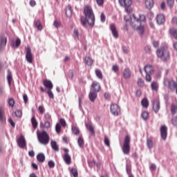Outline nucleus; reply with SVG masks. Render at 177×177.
Instances as JSON below:
<instances>
[{
  "label": "nucleus",
  "instance_id": "nucleus-14",
  "mask_svg": "<svg viewBox=\"0 0 177 177\" xmlns=\"http://www.w3.org/2000/svg\"><path fill=\"white\" fill-rule=\"evenodd\" d=\"M153 110L155 113L160 111V100H154L153 102Z\"/></svg>",
  "mask_w": 177,
  "mask_h": 177
},
{
  "label": "nucleus",
  "instance_id": "nucleus-40",
  "mask_svg": "<svg viewBox=\"0 0 177 177\" xmlns=\"http://www.w3.org/2000/svg\"><path fill=\"white\" fill-rule=\"evenodd\" d=\"M141 117H142V120L146 121V120H147V118H149V112L147 111L142 112V113L141 114Z\"/></svg>",
  "mask_w": 177,
  "mask_h": 177
},
{
  "label": "nucleus",
  "instance_id": "nucleus-64",
  "mask_svg": "<svg viewBox=\"0 0 177 177\" xmlns=\"http://www.w3.org/2000/svg\"><path fill=\"white\" fill-rule=\"evenodd\" d=\"M174 26H177V17H174L172 18V20H171Z\"/></svg>",
  "mask_w": 177,
  "mask_h": 177
},
{
  "label": "nucleus",
  "instance_id": "nucleus-55",
  "mask_svg": "<svg viewBox=\"0 0 177 177\" xmlns=\"http://www.w3.org/2000/svg\"><path fill=\"white\" fill-rule=\"evenodd\" d=\"M112 70L114 73H117L120 71V67L118 66V65H113L112 66Z\"/></svg>",
  "mask_w": 177,
  "mask_h": 177
},
{
  "label": "nucleus",
  "instance_id": "nucleus-29",
  "mask_svg": "<svg viewBox=\"0 0 177 177\" xmlns=\"http://www.w3.org/2000/svg\"><path fill=\"white\" fill-rule=\"evenodd\" d=\"M84 62L87 66H92V64H93V60L91 57H86Z\"/></svg>",
  "mask_w": 177,
  "mask_h": 177
},
{
  "label": "nucleus",
  "instance_id": "nucleus-53",
  "mask_svg": "<svg viewBox=\"0 0 177 177\" xmlns=\"http://www.w3.org/2000/svg\"><path fill=\"white\" fill-rule=\"evenodd\" d=\"M44 119L48 121H52V115H50L49 113H46L44 115Z\"/></svg>",
  "mask_w": 177,
  "mask_h": 177
},
{
  "label": "nucleus",
  "instance_id": "nucleus-58",
  "mask_svg": "<svg viewBox=\"0 0 177 177\" xmlns=\"http://www.w3.org/2000/svg\"><path fill=\"white\" fill-rule=\"evenodd\" d=\"M100 20L102 23H104L106 21V15H104V13L101 14Z\"/></svg>",
  "mask_w": 177,
  "mask_h": 177
},
{
  "label": "nucleus",
  "instance_id": "nucleus-35",
  "mask_svg": "<svg viewBox=\"0 0 177 177\" xmlns=\"http://www.w3.org/2000/svg\"><path fill=\"white\" fill-rule=\"evenodd\" d=\"M1 122H5V121H6V118H5V109L3 108L1 109Z\"/></svg>",
  "mask_w": 177,
  "mask_h": 177
},
{
  "label": "nucleus",
  "instance_id": "nucleus-3",
  "mask_svg": "<svg viewBox=\"0 0 177 177\" xmlns=\"http://www.w3.org/2000/svg\"><path fill=\"white\" fill-rule=\"evenodd\" d=\"M156 55L158 57L162 59L163 60H167L169 58V50H168L167 46H163L157 50Z\"/></svg>",
  "mask_w": 177,
  "mask_h": 177
},
{
  "label": "nucleus",
  "instance_id": "nucleus-62",
  "mask_svg": "<svg viewBox=\"0 0 177 177\" xmlns=\"http://www.w3.org/2000/svg\"><path fill=\"white\" fill-rule=\"evenodd\" d=\"M171 122H172L173 125H174V127H176L177 126V118L176 117L173 118L171 120Z\"/></svg>",
  "mask_w": 177,
  "mask_h": 177
},
{
  "label": "nucleus",
  "instance_id": "nucleus-34",
  "mask_svg": "<svg viewBox=\"0 0 177 177\" xmlns=\"http://www.w3.org/2000/svg\"><path fill=\"white\" fill-rule=\"evenodd\" d=\"M40 127L41 128H46V129H49V128H50V122L49 121H46L44 124L41 123Z\"/></svg>",
  "mask_w": 177,
  "mask_h": 177
},
{
  "label": "nucleus",
  "instance_id": "nucleus-1",
  "mask_svg": "<svg viewBox=\"0 0 177 177\" xmlns=\"http://www.w3.org/2000/svg\"><path fill=\"white\" fill-rule=\"evenodd\" d=\"M146 23V16L145 15H136L133 14L131 17L130 24L133 28V30H136L140 34V35H143V32H145V24Z\"/></svg>",
  "mask_w": 177,
  "mask_h": 177
},
{
  "label": "nucleus",
  "instance_id": "nucleus-57",
  "mask_svg": "<svg viewBox=\"0 0 177 177\" xmlns=\"http://www.w3.org/2000/svg\"><path fill=\"white\" fill-rule=\"evenodd\" d=\"M48 167L49 168H55V162L53 160L48 161Z\"/></svg>",
  "mask_w": 177,
  "mask_h": 177
},
{
  "label": "nucleus",
  "instance_id": "nucleus-49",
  "mask_svg": "<svg viewBox=\"0 0 177 177\" xmlns=\"http://www.w3.org/2000/svg\"><path fill=\"white\" fill-rule=\"evenodd\" d=\"M8 104H9L10 107H15V99L10 98L8 100Z\"/></svg>",
  "mask_w": 177,
  "mask_h": 177
},
{
  "label": "nucleus",
  "instance_id": "nucleus-23",
  "mask_svg": "<svg viewBox=\"0 0 177 177\" xmlns=\"http://www.w3.org/2000/svg\"><path fill=\"white\" fill-rule=\"evenodd\" d=\"M147 146L150 150L154 147V142H153V139L151 138L147 139Z\"/></svg>",
  "mask_w": 177,
  "mask_h": 177
},
{
  "label": "nucleus",
  "instance_id": "nucleus-9",
  "mask_svg": "<svg viewBox=\"0 0 177 177\" xmlns=\"http://www.w3.org/2000/svg\"><path fill=\"white\" fill-rule=\"evenodd\" d=\"M119 3L122 8H125L126 12L129 13L128 8L132 5V0H119Z\"/></svg>",
  "mask_w": 177,
  "mask_h": 177
},
{
  "label": "nucleus",
  "instance_id": "nucleus-60",
  "mask_svg": "<svg viewBox=\"0 0 177 177\" xmlns=\"http://www.w3.org/2000/svg\"><path fill=\"white\" fill-rule=\"evenodd\" d=\"M150 169L151 171H156V169H157V166L156 165V164L152 163L150 166Z\"/></svg>",
  "mask_w": 177,
  "mask_h": 177
},
{
  "label": "nucleus",
  "instance_id": "nucleus-22",
  "mask_svg": "<svg viewBox=\"0 0 177 177\" xmlns=\"http://www.w3.org/2000/svg\"><path fill=\"white\" fill-rule=\"evenodd\" d=\"M63 158L64 161L67 164V165H70V164H71V156L70 154H64Z\"/></svg>",
  "mask_w": 177,
  "mask_h": 177
},
{
  "label": "nucleus",
  "instance_id": "nucleus-44",
  "mask_svg": "<svg viewBox=\"0 0 177 177\" xmlns=\"http://www.w3.org/2000/svg\"><path fill=\"white\" fill-rule=\"evenodd\" d=\"M72 131L74 133V135L80 134V129H78L77 127H72Z\"/></svg>",
  "mask_w": 177,
  "mask_h": 177
},
{
  "label": "nucleus",
  "instance_id": "nucleus-24",
  "mask_svg": "<svg viewBox=\"0 0 177 177\" xmlns=\"http://www.w3.org/2000/svg\"><path fill=\"white\" fill-rule=\"evenodd\" d=\"M31 124L34 129H37V128H38V121H37L35 116H33L31 118Z\"/></svg>",
  "mask_w": 177,
  "mask_h": 177
},
{
  "label": "nucleus",
  "instance_id": "nucleus-43",
  "mask_svg": "<svg viewBox=\"0 0 177 177\" xmlns=\"http://www.w3.org/2000/svg\"><path fill=\"white\" fill-rule=\"evenodd\" d=\"M55 131L57 133H60L62 132V126L60 123H57L55 126Z\"/></svg>",
  "mask_w": 177,
  "mask_h": 177
},
{
  "label": "nucleus",
  "instance_id": "nucleus-45",
  "mask_svg": "<svg viewBox=\"0 0 177 177\" xmlns=\"http://www.w3.org/2000/svg\"><path fill=\"white\" fill-rule=\"evenodd\" d=\"M167 5L171 9V8H174V3H175V0H167Z\"/></svg>",
  "mask_w": 177,
  "mask_h": 177
},
{
  "label": "nucleus",
  "instance_id": "nucleus-15",
  "mask_svg": "<svg viewBox=\"0 0 177 177\" xmlns=\"http://www.w3.org/2000/svg\"><path fill=\"white\" fill-rule=\"evenodd\" d=\"M43 85H44L45 88H47L48 90L53 89V84L50 80L46 79L43 80Z\"/></svg>",
  "mask_w": 177,
  "mask_h": 177
},
{
  "label": "nucleus",
  "instance_id": "nucleus-37",
  "mask_svg": "<svg viewBox=\"0 0 177 177\" xmlns=\"http://www.w3.org/2000/svg\"><path fill=\"white\" fill-rule=\"evenodd\" d=\"M35 27H37V30H39V31H42V24H41V21L40 20H37L35 21Z\"/></svg>",
  "mask_w": 177,
  "mask_h": 177
},
{
  "label": "nucleus",
  "instance_id": "nucleus-52",
  "mask_svg": "<svg viewBox=\"0 0 177 177\" xmlns=\"http://www.w3.org/2000/svg\"><path fill=\"white\" fill-rule=\"evenodd\" d=\"M15 115L16 117H17L18 118H21V115H23V113H21V111L20 110H17L15 111Z\"/></svg>",
  "mask_w": 177,
  "mask_h": 177
},
{
  "label": "nucleus",
  "instance_id": "nucleus-5",
  "mask_svg": "<svg viewBox=\"0 0 177 177\" xmlns=\"http://www.w3.org/2000/svg\"><path fill=\"white\" fill-rule=\"evenodd\" d=\"M144 70L146 73L145 80L147 82H151V75L154 74V68L153 66L148 64L145 66Z\"/></svg>",
  "mask_w": 177,
  "mask_h": 177
},
{
  "label": "nucleus",
  "instance_id": "nucleus-38",
  "mask_svg": "<svg viewBox=\"0 0 177 177\" xmlns=\"http://www.w3.org/2000/svg\"><path fill=\"white\" fill-rule=\"evenodd\" d=\"M95 74L100 80H103V73H102V71L100 69H95Z\"/></svg>",
  "mask_w": 177,
  "mask_h": 177
},
{
  "label": "nucleus",
  "instance_id": "nucleus-21",
  "mask_svg": "<svg viewBox=\"0 0 177 177\" xmlns=\"http://www.w3.org/2000/svg\"><path fill=\"white\" fill-rule=\"evenodd\" d=\"M97 97V91H91L89 93V99L91 102H95V100Z\"/></svg>",
  "mask_w": 177,
  "mask_h": 177
},
{
  "label": "nucleus",
  "instance_id": "nucleus-46",
  "mask_svg": "<svg viewBox=\"0 0 177 177\" xmlns=\"http://www.w3.org/2000/svg\"><path fill=\"white\" fill-rule=\"evenodd\" d=\"M47 94L48 95V97L50 99H55V95H53V92H52V89H48L47 91Z\"/></svg>",
  "mask_w": 177,
  "mask_h": 177
},
{
  "label": "nucleus",
  "instance_id": "nucleus-4",
  "mask_svg": "<svg viewBox=\"0 0 177 177\" xmlns=\"http://www.w3.org/2000/svg\"><path fill=\"white\" fill-rule=\"evenodd\" d=\"M122 150L125 156H128L131 153V137L129 135L124 138Z\"/></svg>",
  "mask_w": 177,
  "mask_h": 177
},
{
  "label": "nucleus",
  "instance_id": "nucleus-17",
  "mask_svg": "<svg viewBox=\"0 0 177 177\" xmlns=\"http://www.w3.org/2000/svg\"><path fill=\"white\" fill-rule=\"evenodd\" d=\"M91 87L93 88V91L94 92H100V84L97 82H93L91 84Z\"/></svg>",
  "mask_w": 177,
  "mask_h": 177
},
{
  "label": "nucleus",
  "instance_id": "nucleus-13",
  "mask_svg": "<svg viewBox=\"0 0 177 177\" xmlns=\"http://www.w3.org/2000/svg\"><path fill=\"white\" fill-rule=\"evenodd\" d=\"M123 78L124 80H129L131 77H132V72L131 71V69L129 68H126L123 71Z\"/></svg>",
  "mask_w": 177,
  "mask_h": 177
},
{
  "label": "nucleus",
  "instance_id": "nucleus-18",
  "mask_svg": "<svg viewBox=\"0 0 177 177\" xmlns=\"http://www.w3.org/2000/svg\"><path fill=\"white\" fill-rule=\"evenodd\" d=\"M169 89L170 91H174L177 88V82H175L174 80H171L169 82Z\"/></svg>",
  "mask_w": 177,
  "mask_h": 177
},
{
  "label": "nucleus",
  "instance_id": "nucleus-20",
  "mask_svg": "<svg viewBox=\"0 0 177 177\" xmlns=\"http://www.w3.org/2000/svg\"><path fill=\"white\" fill-rule=\"evenodd\" d=\"M147 9H151L154 6V0H145Z\"/></svg>",
  "mask_w": 177,
  "mask_h": 177
},
{
  "label": "nucleus",
  "instance_id": "nucleus-30",
  "mask_svg": "<svg viewBox=\"0 0 177 177\" xmlns=\"http://www.w3.org/2000/svg\"><path fill=\"white\" fill-rule=\"evenodd\" d=\"M37 160L39 162H44L45 161V155L44 153H39L37 156Z\"/></svg>",
  "mask_w": 177,
  "mask_h": 177
},
{
  "label": "nucleus",
  "instance_id": "nucleus-63",
  "mask_svg": "<svg viewBox=\"0 0 177 177\" xmlns=\"http://www.w3.org/2000/svg\"><path fill=\"white\" fill-rule=\"evenodd\" d=\"M29 5L32 7L35 6V5H37V2H35V0H30L29 2Z\"/></svg>",
  "mask_w": 177,
  "mask_h": 177
},
{
  "label": "nucleus",
  "instance_id": "nucleus-8",
  "mask_svg": "<svg viewBox=\"0 0 177 177\" xmlns=\"http://www.w3.org/2000/svg\"><path fill=\"white\" fill-rule=\"evenodd\" d=\"M17 143L20 149H26V147H27L26 138H24V136L23 135L20 136L19 138L17 140Z\"/></svg>",
  "mask_w": 177,
  "mask_h": 177
},
{
  "label": "nucleus",
  "instance_id": "nucleus-56",
  "mask_svg": "<svg viewBox=\"0 0 177 177\" xmlns=\"http://www.w3.org/2000/svg\"><path fill=\"white\" fill-rule=\"evenodd\" d=\"M8 122L10 124V125L12 127V128H15V127L16 126V124L13 121V119H12L11 118H10L8 119Z\"/></svg>",
  "mask_w": 177,
  "mask_h": 177
},
{
  "label": "nucleus",
  "instance_id": "nucleus-7",
  "mask_svg": "<svg viewBox=\"0 0 177 177\" xmlns=\"http://www.w3.org/2000/svg\"><path fill=\"white\" fill-rule=\"evenodd\" d=\"M110 110L113 115H120V113H121V108L117 104H111Z\"/></svg>",
  "mask_w": 177,
  "mask_h": 177
},
{
  "label": "nucleus",
  "instance_id": "nucleus-26",
  "mask_svg": "<svg viewBox=\"0 0 177 177\" xmlns=\"http://www.w3.org/2000/svg\"><path fill=\"white\" fill-rule=\"evenodd\" d=\"M169 33L175 39H177V28H171L169 29Z\"/></svg>",
  "mask_w": 177,
  "mask_h": 177
},
{
  "label": "nucleus",
  "instance_id": "nucleus-51",
  "mask_svg": "<svg viewBox=\"0 0 177 177\" xmlns=\"http://www.w3.org/2000/svg\"><path fill=\"white\" fill-rule=\"evenodd\" d=\"M59 123L62 125V127H63V128H66V126L67 125V123L66 122V120H64V118H61L59 120Z\"/></svg>",
  "mask_w": 177,
  "mask_h": 177
},
{
  "label": "nucleus",
  "instance_id": "nucleus-25",
  "mask_svg": "<svg viewBox=\"0 0 177 177\" xmlns=\"http://www.w3.org/2000/svg\"><path fill=\"white\" fill-rule=\"evenodd\" d=\"M73 15V8L71 7V6H68L66 10V15L67 17H71Z\"/></svg>",
  "mask_w": 177,
  "mask_h": 177
},
{
  "label": "nucleus",
  "instance_id": "nucleus-41",
  "mask_svg": "<svg viewBox=\"0 0 177 177\" xmlns=\"http://www.w3.org/2000/svg\"><path fill=\"white\" fill-rule=\"evenodd\" d=\"M126 171H127V174H128L129 177H135V176H133V174H132V172L131 170V166H127Z\"/></svg>",
  "mask_w": 177,
  "mask_h": 177
},
{
  "label": "nucleus",
  "instance_id": "nucleus-2",
  "mask_svg": "<svg viewBox=\"0 0 177 177\" xmlns=\"http://www.w3.org/2000/svg\"><path fill=\"white\" fill-rule=\"evenodd\" d=\"M84 13L85 17H82L80 18V23L83 27H86V23L90 25L91 27L95 26V15L93 14V10L92 8L87 6L84 8Z\"/></svg>",
  "mask_w": 177,
  "mask_h": 177
},
{
  "label": "nucleus",
  "instance_id": "nucleus-16",
  "mask_svg": "<svg viewBox=\"0 0 177 177\" xmlns=\"http://www.w3.org/2000/svg\"><path fill=\"white\" fill-rule=\"evenodd\" d=\"M156 21L158 24H164L165 23V16L162 14H159L156 17Z\"/></svg>",
  "mask_w": 177,
  "mask_h": 177
},
{
  "label": "nucleus",
  "instance_id": "nucleus-39",
  "mask_svg": "<svg viewBox=\"0 0 177 177\" xmlns=\"http://www.w3.org/2000/svg\"><path fill=\"white\" fill-rule=\"evenodd\" d=\"M77 143L79 145V147L82 148L84 147V138H82V136H80L78 140H77Z\"/></svg>",
  "mask_w": 177,
  "mask_h": 177
},
{
  "label": "nucleus",
  "instance_id": "nucleus-28",
  "mask_svg": "<svg viewBox=\"0 0 177 177\" xmlns=\"http://www.w3.org/2000/svg\"><path fill=\"white\" fill-rule=\"evenodd\" d=\"M141 104L142 107H145V109H147L149 107V100L147 98H143L141 101Z\"/></svg>",
  "mask_w": 177,
  "mask_h": 177
},
{
  "label": "nucleus",
  "instance_id": "nucleus-27",
  "mask_svg": "<svg viewBox=\"0 0 177 177\" xmlns=\"http://www.w3.org/2000/svg\"><path fill=\"white\" fill-rule=\"evenodd\" d=\"M86 128H87L88 131H89V132L91 133V135L93 136H95V129H94L93 126L91 124H86Z\"/></svg>",
  "mask_w": 177,
  "mask_h": 177
},
{
  "label": "nucleus",
  "instance_id": "nucleus-59",
  "mask_svg": "<svg viewBox=\"0 0 177 177\" xmlns=\"http://www.w3.org/2000/svg\"><path fill=\"white\" fill-rule=\"evenodd\" d=\"M23 99H24V103L26 104V103H28V96L27 95V94L23 95Z\"/></svg>",
  "mask_w": 177,
  "mask_h": 177
},
{
  "label": "nucleus",
  "instance_id": "nucleus-54",
  "mask_svg": "<svg viewBox=\"0 0 177 177\" xmlns=\"http://www.w3.org/2000/svg\"><path fill=\"white\" fill-rule=\"evenodd\" d=\"M138 86H145V82L142 79H138Z\"/></svg>",
  "mask_w": 177,
  "mask_h": 177
},
{
  "label": "nucleus",
  "instance_id": "nucleus-33",
  "mask_svg": "<svg viewBox=\"0 0 177 177\" xmlns=\"http://www.w3.org/2000/svg\"><path fill=\"white\" fill-rule=\"evenodd\" d=\"M51 147L55 151H59V146H57L56 141H51Z\"/></svg>",
  "mask_w": 177,
  "mask_h": 177
},
{
  "label": "nucleus",
  "instance_id": "nucleus-31",
  "mask_svg": "<svg viewBox=\"0 0 177 177\" xmlns=\"http://www.w3.org/2000/svg\"><path fill=\"white\" fill-rule=\"evenodd\" d=\"M151 88L152 91L157 92L158 91V83L157 82H152L151 84Z\"/></svg>",
  "mask_w": 177,
  "mask_h": 177
},
{
  "label": "nucleus",
  "instance_id": "nucleus-11",
  "mask_svg": "<svg viewBox=\"0 0 177 177\" xmlns=\"http://www.w3.org/2000/svg\"><path fill=\"white\" fill-rule=\"evenodd\" d=\"M26 59L28 63H30V64L32 63L33 57L32 53H31V48L30 47H27L26 48Z\"/></svg>",
  "mask_w": 177,
  "mask_h": 177
},
{
  "label": "nucleus",
  "instance_id": "nucleus-36",
  "mask_svg": "<svg viewBox=\"0 0 177 177\" xmlns=\"http://www.w3.org/2000/svg\"><path fill=\"white\" fill-rule=\"evenodd\" d=\"M21 44V40L20 39H17L15 41L12 43L13 48H19Z\"/></svg>",
  "mask_w": 177,
  "mask_h": 177
},
{
  "label": "nucleus",
  "instance_id": "nucleus-12",
  "mask_svg": "<svg viewBox=\"0 0 177 177\" xmlns=\"http://www.w3.org/2000/svg\"><path fill=\"white\" fill-rule=\"evenodd\" d=\"M109 28L111 31V33L113 35V37L114 38H118V30H117V27L115 26V24H111L109 26Z\"/></svg>",
  "mask_w": 177,
  "mask_h": 177
},
{
  "label": "nucleus",
  "instance_id": "nucleus-47",
  "mask_svg": "<svg viewBox=\"0 0 177 177\" xmlns=\"http://www.w3.org/2000/svg\"><path fill=\"white\" fill-rule=\"evenodd\" d=\"M104 145L107 146L108 147H110V139L107 136H104Z\"/></svg>",
  "mask_w": 177,
  "mask_h": 177
},
{
  "label": "nucleus",
  "instance_id": "nucleus-48",
  "mask_svg": "<svg viewBox=\"0 0 177 177\" xmlns=\"http://www.w3.org/2000/svg\"><path fill=\"white\" fill-rule=\"evenodd\" d=\"M53 26L54 27H55V28H59V27L62 26V23H60V21L58 20H55L53 23Z\"/></svg>",
  "mask_w": 177,
  "mask_h": 177
},
{
  "label": "nucleus",
  "instance_id": "nucleus-32",
  "mask_svg": "<svg viewBox=\"0 0 177 177\" xmlns=\"http://www.w3.org/2000/svg\"><path fill=\"white\" fill-rule=\"evenodd\" d=\"M8 42V39H6V37H2L1 38V48H5L6 46V44Z\"/></svg>",
  "mask_w": 177,
  "mask_h": 177
},
{
  "label": "nucleus",
  "instance_id": "nucleus-10",
  "mask_svg": "<svg viewBox=\"0 0 177 177\" xmlns=\"http://www.w3.org/2000/svg\"><path fill=\"white\" fill-rule=\"evenodd\" d=\"M160 136L163 140L167 139V136H168V127L165 125H162L160 127Z\"/></svg>",
  "mask_w": 177,
  "mask_h": 177
},
{
  "label": "nucleus",
  "instance_id": "nucleus-19",
  "mask_svg": "<svg viewBox=\"0 0 177 177\" xmlns=\"http://www.w3.org/2000/svg\"><path fill=\"white\" fill-rule=\"evenodd\" d=\"M7 81L9 86H11L12 81H13V77L12 75V72L10 71V70L8 71Z\"/></svg>",
  "mask_w": 177,
  "mask_h": 177
},
{
  "label": "nucleus",
  "instance_id": "nucleus-61",
  "mask_svg": "<svg viewBox=\"0 0 177 177\" xmlns=\"http://www.w3.org/2000/svg\"><path fill=\"white\" fill-rule=\"evenodd\" d=\"M96 2L99 6H103L104 3V0H96Z\"/></svg>",
  "mask_w": 177,
  "mask_h": 177
},
{
  "label": "nucleus",
  "instance_id": "nucleus-50",
  "mask_svg": "<svg viewBox=\"0 0 177 177\" xmlns=\"http://www.w3.org/2000/svg\"><path fill=\"white\" fill-rule=\"evenodd\" d=\"M38 111L39 114H44L45 113V108L44 107V105L39 106L38 107Z\"/></svg>",
  "mask_w": 177,
  "mask_h": 177
},
{
  "label": "nucleus",
  "instance_id": "nucleus-42",
  "mask_svg": "<svg viewBox=\"0 0 177 177\" xmlns=\"http://www.w3.org/2000/svg\"><path fill=\"white\" fill-rule=\"evenodd\" d=\"M71 174L74 177H78V170H77V169L75 168L71 169Z\"/></svg>",
  "mask_w": 177,
  "mask_h": 177
},
{
  "label": "nucleus",
  "instance_id": "nucleus-6",
  "mask_svg": "<svg viewBox=\"0 0 177 177\" xmlns=\"http://www.w3.org/2000/svg\"><path fill=\"white\" fill-rule=\"evenodd\" d=\"M38 140L41 145H48L49 143V134L45 131L37 134Z\"/></svg>",
  "mask_w": 177,
  "mask_h": 177
}]
</instances>
